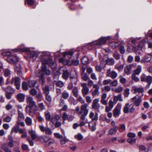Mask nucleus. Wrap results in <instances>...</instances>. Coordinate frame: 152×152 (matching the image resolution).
I'll return each instance as SVG.
<instances>
[{
	"label": "nucleus",
	"mask_w": 152,
	"mask_h": 152,
	"mask_svg": "<svg viewBox=\"0 0 152 152\" xmlns=\"http://www.w3.org/2000/svg\"><path fill=\"white\" fill-rule=\"evenodd\" d=\"M42 65L41 66V70L47 75L51 74V72L49 69H47L46 64H48L52 68V65L53 64V62L51 59L48 56H42Z\"/></svg>",
	"instance_id": "f257e3e1"
},
{
	"label": "nucleus",
	"mask_w": 152,
	"mask_h": 152,
	"mask_svg": "<svg viewBox=\"0 0 152 152\" xmlns=\"http://www.w3.org/2000/svg\"><path fill=\"white\" fill-rule=\"evenodd\" d=\"M88 104L85 103L81 105L80 110L79 106H77L75 109L76 113L78 115H81L80 116L82 118L84 119V117H86L88 115L89 111V110L88 108Z\"/></svg>",
	"instance_id": "f03ea898"
},
{
	"label": "nucleus",
	"mask_w": 152,
	"mask_h": 152,
	"mask_svg": "<svg viewBox=\"0 0 152 152\" xmlns=\"http://www.w3.org/2000/svg\"><path fill=\"white\" fill-rule=\"evenodd\" d=\"M4 54V55L8 56L7 60L9 62L11 63H15L18 61V58L16 55H11L10 52H7Z\"/></svg>",
	"instance_id": "7ed1b4c3"
},
{
	"label": "nucleus",
	"mask_w": 152,
	"mask_h": 152,
	"mask_svg": "<svg viewBox=\"0 0 152 152\" xmlns=\"http://www.w3.org/2000/svg\"><path fill=\"white\" fill-rule=\"evenodd\" d=\"M141 81L142 82H146L148 84V88L152 83V77L151 76L146 75L142 73L140 77Z\"/></svg>",
	"instance_id": "20e7f679"
},
{
	"label": "nucleus",
	"mask_w": 152,
	"mask_h": 152,
	"mask_svg": "<svg viewBox=\"0 0 152 152\" xmlns=\"http://www.w3.org/2000/svg\"><path fill=\"white\" fill-rule=\"evenodd\" d=\"M26 102L27 104H28L26 107V112L27 113V109L28 107L29 108H32V107L37 108V106L36 105L35 102L33 100V98L32 97L29 96L26 99Z\"/></svg>",
	"instance_id": "39448f33"
},
{
	"label": "nucleus",
	"mask_w": 152,
	"mask_h": 152,
	"mask_svg": "<svg viewBox=\"0 0 152 152\" xmlns=\"http://www.w3.org/2000/svg\"><path fill=\"white\" fill-rule=\"evenodd\" d=\"M99 99H94L93 102L91 106L92 109L96 110L97 112H100V104L99 103Z\"/></svg>",
	"instance_id": "423d86ee"
},
{
	"label": "nucleus",
	"mask_w": 152,
	"mask_h": 152,
	"mask_svg": "<svg viewBox=\"0 0 152 152\" xmlns=\"http://www.w3.org/2000/svg\"><path fill=\"white\" fill-rule=\"evenodd\" d=\"M121 105L118 104L113 110V115L114 117L116 118L120 114Z\"/></svg>",
	"instance_id": "0eeeda50"
},
{
	"label": "nucleus",
	"mask_w": 152,
	"mask_h": 152,
	"mask_svg": "<svg viewBox=\"0 0 152 152\" xmlns=\"http://www.w3.org/2000/svg\"><path fill=\"white\" fill-rule=\"evenodd\" d=\"M11 83L12 84L14 83L15 85L16 86L17 89L19 90L20 86V80L18 77H13L11 80Z\"/></svg>",
	"instance_id": "6e6552de"
},
{
	"label": "nucleus",
	"mask_w": 152,
	"mask_h": 152,
	"mask_svg": "<svg viewBox=\"0 0 152 152\" xmlns=\"http://www.w3.org/2000/svg\"><path fill=\"white\" fill-rule=\"evenodd\" d=\"M107 76L111 77L112 79L115 78L118 76V74L114 71H111L110 69H108L107 72Z\"/></svg>",
	"instance_id": "1a4fd4ad"
},
{
	"label": "nucleus",
	"mask_w": 152,
	"mask_h": 152,
	"mask_svg": "<svg viewBox=\"0 0 152 152\" xmlns=\"http://www.w3.org/2000/svg\"><path fill=\"white\" fill-rule=\"evenodd\" d=\"M132 91L133 94H139L143 93L144 92V90L142 87H138L136 86H133L132 90Z\"/></svg>",
	"instance_id": "9d476101"
},
{
	"label": "nucleus",
	"mask_w": 152,
	"mask_h": 152,
	"mask_svg": "<svg viewBox=\"0 0 152 152\" xmlns=\"http://www.w3.org/2000/svg\"><path fill=\"white\" fill-rule=\"evenodd\" d=\"M64 68H65L64 67H62L61 69H62L63 71L62 77L64 79L66 80L69 77V73L67 70L64 69Z\"/></svg>",
	"instance_id": "9b49d317"
},
{
	"label": "nucleus",
	"mask_w": 152,
	"mask_h": 152,
	"mask_svg": "<svg viewBox=\"0 0 152 152\" xmlns=\"http://www.w3.org/2000/svg\"><path fill=\"white\" fill-rule=\"evenodd\" d=\"M132 99L135 105L137 107L140 105L142 101V99L140 98L137 99V97L136 96H135L132 98Z\"/></svg>",
	"instance_id": "f8f14e48"
},
{
	"label": "nucleus",
	"mask_w": 152,
	"mask_h": 152,
	"mask_svg": "<svg viewBox=\"0 0 152 152\" xmlns=\"http://www.w3.org/2000/svg\"><path fill=\"white\" fill-rule=\"evenodd\" d=\"M89 118L92 119L93 121H96L98 120V114L97 113H96L95 114L93 112H91L89 115Z\"/></svg>",
	"instance_id": "ddd939ff"
},
{
	"label": "nucleus",
	"mask_w": 152,
	"mask_h": 152,
	"mask_svg": "<svg viewBox=\"0 0 152 152\" xmlns=\"http://www.w3.org/2000/svg\"><path fill=\"white\" fill-rule=\"evenodd\" d=\"M28 132L31 136L32 140H35L37 137V135L35 131L32 130H29Z\"/></svg>",
	"instance_id": "4468645a"
},
{
	"label": "nucleus",
	"mask_w": 152,
	"mask_h": 152,
	"mask_svg": "<svg viewBox=\"0 0 152 152\" xmlns=\"http://www.w3.org/2000/svg\"><path fill=\"white\" fill-rule=\"evenodd\" d=\"M118 129L117 126H115L111 128L109 131L108 134L110 135H113L115 134Z\"/></svg>",
	"instance_id": "2eb2a0df"
},
{
	"label": "nucleus",
	"mask_w": 152,
	"mask_h": 152,
	"mask_svg": "<svg viewBox=\"0 0 152 152\" xmlns=\"http://www.w3.org/2000/svg\"><path fill=\"white\" fill-rule=\"evenodd\" d=\"M72 92L74 96L76 98L78 97L79 91L77 87H74L72 89Z\"/></svg>",
	"instance_id": "dca6fc26"
},
{
	"label": "nucleus",
	"mask_w": 152,
	"mask_h": 152,
	"mask_svg": "<svg viewBox=\"0 0 152 152\" xmlns=\"http://www.w3.org/2000/svg\"><path fill=\"white\" fill-rule=\"evenodd\" d=\"M16 96L18 100L20 102L24 101L25 96L24 94L21 93H19L17 94Z\"/></svg>",
	"instance_id": "f3484780"
},
{
	"label": "nucleus",
	"mask_w": 152,
	"mask_h": 152,
	"mask_svg": "<svg viewBox=\"0 0 152 152\" xmlns=\"http://www.w3.org/2000/svg\"><path fill=\"white\" fill-rule=\"evenodd\" d=\"M132 66L131 65L126 66L124 68V72L127 75H129L131 73V69Z\"/></svg>",
	"instance_id": "a211bd4d"
},
{
	"label": "nucleus",
	"mask_w": 152,
	"mask_h": 152,
	"mask_svg": "<svg viewBox=\"0 0 152 152\" xmlns=\"http://www.w3.org/2000/svg\"><path fill=\"white\" fill-rule=\"evenodd\" d=\"M108 39L107 37H101L97 43V45H100L105 43Z\"/></svg>",
	"instance_id": "6ab92c4d"
},
{
	"label": "nucleus",
	"mask_w": 152,
	"mask_h": 152,
	"mask_svg": "<svg viewBox=\"0 0 152 152\" xmlns=\"http://www.w3.org/2000/svg\"><path fill=\"white\" fill-rule=\"evenodd\" d=\"M118 100L120 102H122L123 101L121 97V94H119L117 96H114V102L116 103Z\"/></svg>",
	"instance_id": "aec40b11"
},
{
	"label": "nucleus",
	"mask_w": 152,
	"mask_h": 152,
	"mask_svg": "<svg viewBox=\"0 0 152 152\" xmlns=\"http://www.w3.org/2000/svg\"><path fill=\"white\" fill-rule=\"evenodd\" d=\"M75 75L73 77L70 76V78L71 79V83L72 84L74 83L75 84H76L77 81V78L76 73H75Z\"/></svg>",
	"instance_id": "412c9836"
},
{
	"label": "nucleus",
	"mask_w": 152,
	"mask_h": 152,
	"mask_svg": "<svg viewBox=\"0 0 152 152\" xmlns=\"http://www.w3.org/2000/svg\"><path fill=\"white\" fill-rule=\"evenodd\" d=\"M3 90H4L7 93L12 94L14 91L12 88L10 86H7L6 88L2 87Z\"/></svg>",
	"instance_id": "4be33fe9"
},
{
	"label": "nucleus",
	"mask_w": 152,
	"mask_h": 152,
	"mask_svg": "<svg viewBox=\"0 0 152 152\" xmlns=\"http://www.w3.org/2000/svg\"><path fill=\"white\" fill-rule=\"evenodd\" d=\"M34 109L33 110L32 108H30V109L29 110L28 114L31 116H33L35 115L36 112L37 110V108L34 107Z\"/></svg>",
	"instance_id": "5701e85b"
},
{
	"label": "nucleus",
	"mask_w": 152,
	"mask_h": 152,
	"mask_svg": "<svg viewBox=\"0 0 152 152\" xmlns=\"http://www.w3.org/2000/svg\"><path fill=\"white\" fill-rule=\"evenodd\" d=\"M25 121L26 124L28 126H31L32 124V120L31 118L29 117H27L25 119Z\"/></svg>",
	"instance_id": "b1692460"
},
{
	"label": "nucleus",
	"mask_w": 152,
	"mask_h": 152,
	"mask_svg": "<svg viewBox=\"0 0 152 152\" xmlns=\"http://www.w3.org/2000/svg\"><path fill=\"white\" fill-rule=\"evenodd\" d=\"M24 118V116L23 113L20 111L18 110V117L17 120L22 121Z\"/></svg>",
	"instance_id": "393cba45"
},
{
	"label": "nucleus",
	"mask_w": 152,
	"mask_h": 152,
	"mask_svg": "<svg viewBox=\"0 0 152 152\" xmlns=\"http://www.w3.org/2000/svg\"><path fill=\"white\" fill-rule=\"evenodd\" d=\"M109 46L113 48H115L118 46L119 44L118 42H112L109 43Z\"/></svg>",
	"instance_id": "a878e982"
},
{
	"label": "nucleus",
	"mask_w": 152,
	"mask_h": 152,
	"mask_svg": "<svg viewBox=\"0 0 152 152\" xmlns=\"http://www.w3.org/2000/svg\"><path fill=\"white\" fill-rule=\"evenodd\" d=\"M22 86L23 89L24 91H26L28 89L29 87L27 82H24L22 83Z\"/></svg>",
	"instance_id": "bb28decb"
},
{
	"label": "nucleus",
	"mask_w": 152,
	"mask_h": 152,
	"mask_svg": "<svg viewBox=\"0 0 152 152\" xmlns=\"http://www.w3.org/2000/svg\"><path fill=\"white\" fill-rule=\"evenodd\" d=\"M89 92V89L88 88H82V93L84 96L87 95Z\"/></svg>",
	"instance_id": "cd10ccee"
},
{
	"label": "nucleus",
	"mask_w": 152,
	"mask_h": 152,
	"mask_svg": "<svg viewBox=\"0 0 152 152\" xmlns=\"http://www.w3.org/2000/svg\"><path fill=\"white\" fill-rule=\"evenodd\" d=\"M145 58L146 62H150L152 61V56L151 55H147L145 56Z\"/></svg>",
	"instance_id": "c85d7f7f"
},
{
	"label": "nucleus",
	"mask_w": 152,
	"mask_h": 152,
	"mask_svg": "<svg viewBox=\"0 0 152 152\" xmlns=\"http://www.w3.org/2000/svg\"><path fill=\"white\" fill-rule=\"evenodd\" d=\"M86 117H84V119L82 118L81 116L80 117V122L79 124V126L80 127L84 126L85 125L86 123H87V120H86V121H85V120L86 119Z\"/></svg>",
	"instance_id": "c756f323"
},
{
	"label": "nucleus",
	"mask_w": 152,
	"mask_h": 152,
	"mask_svg": "<svg viewBox=\"0 0 152 152\" xmlns=\"http://www.w3.org/2000/svg\"><path fill=\"white\" fill-rule=\"evenodd\" d=\"M129 103H126L125 104L123 110V111L124 113H128L129 112Z\"/></svg>",
	"instance_id": "7c9ffc66"
},
{
	"label": "nucleus",
	"mask_w": 152,
	"mask_h": 152,
	"mask_svg": "<svg viewBox=\"0 0 152 152\" xmlns=\"http://www.w3.org/2000/svg\"><path fill=\"white\" fill-rule=\"evenodd\" d=\"M19 127L17 125H16L12 128L11 134L13 132L17 133L19 132Z\"/></svg>",
	"instance_id": "2f4dec72"
},
{
	"label": "nucleus",
	"mask_w": 152,
	"mask_h": 152,
	"mask_svg": "<svg viewBox=\"0 0 152 152\" xmlns=\"http://www.w3.org/2000/svg\"><path fill=\"white\" fill-rule=\"evenodd\" d=\"M81 62L83 64H87L89 60L88 58L86 56H84L81 59Z\"/></svg>",
	"instance_id": "473e14b6"
},
{
	"label": "nucleus",
	"mask_w": 152,
	"mask_h": 152,
	"mask_svg": "<svg viewBox=\"0 0 152 152\" xmlns=\"http://www.w3.org/2000/svg\"><path fill=\"white\" fill-rule=\"evenodd\" d=\"M123 45H121L119 48V51L120 53L122 54H123L125 53V50L124 48V45H125V43L123 42Z\"/></svg>",
	"instance_id": "72a5a7b5"
},
{
	"label": "nucleus",
	"mask_w": 152,
	"mask_h": 152,
	"mask_svg": "<svg viewBox=\"0 0 152 152\" xmlns=\"http://www.w3.org/2000/svg\"><path fill=\"white\" fill-rule=\"evenodd\" d=\"M79 63V61L78 60H73L72 61V63H70L69 61L67 62L66 64L69 65L73 64L75 66H77L78 65Z\"/></svg>",
	"instance_id": "f704fd0d"
},
{
	"label": "nucleus",
	"mask_w": 152,
	"mask_h": 152,
	"mask_svg": "<svg viewBox=\"0 0 152 152\" xmlns=\"http://www.w3.org/2000/svg\"><path fill=\"white\" fill-rule=\"evenodd\" d=\"M27 82H28L29 87L30 88L34 87L37 83L34 80H29Z\"/></svg>",
	"instance_id": "c9c22d12"
},
{
	"label": "nucleus",
	"mask_w": 152,
	"mask_h": 152,
	"mask_svg": "<svg viewBox=\"0 0 152 152\" xmlns=\"http://www.w3.org/2000/svg\"><path fill=\"white\" fill-rule=\"evenodd\" d=\"M62 97L65 99H67L69 97V93L66 91H64L62 94Z\"/></svg>",
	"instance_id": "e433bc0d"
},
{
	"label": "nucleus",
	"mask_w": 152,
	"mask_h": 152,
	"mask_svg": "<svg viewBox=\"0 0 152 152\" xmlns=\"http://www.w3.org/2000/svg\"><path fill=\"white\" fill-rule=\"evenodd\" d=\"M1 148L5 152H12L9 148L5 144H3L2 145Z\"/></svg>",
	"instance_id": "4c0bfd02"
},
{
	"label": "nucleus",
	"mask_w": 152,
	"mask_h": 152,
	"mask_svg": "<svg viewBox=\"0 0 152 152\" xmlns=\"http://www.w3.org/2000/svg\"><path fill=\"white\" fill-rule=\"evenodd\" d=\"M34 0H26L25 3H27L29 5H33V8H34L36 6L34 5Z\"/></svg>",
	"instance_id": "58836bf2"
},
{
	"label": "nucleus",
	"mask_w": 152,
	"mask_h": 152,
	"mask_svg": "<svg viewBox=\"0 0 152 152\" xmlns=\"http://www.w3.org/2000/svg\"><path fill=\"white\" fill-rule=\"evenodd\" d=\"M99 94V90L94 89L92 92V96L94 97L96 96H98Z\"/></svg>",
	"instance_id": "ea45409f"
},
{
	"label": "nucleus",
	"mask_w": 152,
	"mask_h": 152,
	"mask_svg": "<svg viewBox=\"0 0 152 152\" xmlns=\"http://www.w3.org/2000/svg\"><path fill=\"white\" fill-rule=\"evenodd\" d=\"M96 123L95 122L94 123V124L92 126L90 125V123H89L88 124L89 127L90 129L92 132L96 130Z\"/></svg>",
	"instance_id": "a19ab883"
},
{
	"label": "nucleus",
	"mask_w": 152,
	"mask_h": 152,
	"mask_svg": "<svg viewBox=\"0 0 152 152\" xmlns=\"http://www.w3.org/2000/svg\"><path fill=\"white\" fill-rule=\"evenodd\" d=\"M50 138L46 135H43L41 137V138L44 140V142H48L49 141Z\"/></svg>",
	"instance_id": "79ce46f5"
},
{
	"label": "nucleus",
	"mask_w": 152,
	"mask_h": 152,
	"mask_svg": "<svg viewBox=\"0 0 152 152\" xmlns=\"http://www.w3.org/2000/svg\"><path fill=\"white\" fill-rule=\"evenodd\" d=\"M107 63L110 65H112L114 63V60L113 58H108L106 60Z\"/></svg>",
	"instance_id": "37998d69"
},
{
	"label": "nucleus",
	"mask_w": 152,
	"mask_h": 152,
	"mask_svg": "<svg viewBox=\"0 0 152 152\" xmlns=\"http://www.w3.org/2000/svg\"><path fill=\"white\" fill-rule=\"evenodd\" d=\"M100 119L102 121H105L107 123H109L110 121V119L107 118L106 115L102 116Z\"/></svg>",
	"instance_id": "c03bdc74"
},
{
	"label": "nucleus",
	"mask_w": 152,
	"mask_h": 152,
	"mask_svg": "<svg viewBox=\"0 0 152 152\" xmlns=\"http://www.w3.org/2000/svg\"><path fill=\"white\" fill-rule=\"evenodd\" d=\"M142 69V67L140 65H138L135 71L136 74L139 75L141 72Z\"/></svg>",
	"instance_id": "a18cd8bd"
},
{
	"label": "nucleus",
	"mask_w": 152,
	"mask_h": 152,
	"mask_svg": "<svg viewBox=\"0 0 152 152\" xmlns=\"http://www.w3.org/2000/svg\"><path fill=\"white\" fill-rule=\"evenodd\" d=\"M129 94V89L128 88L126 89L124 91V94L125 97H127Z\"/></svg>",
	"instance_id": "49530a36"
},
{
	"label": "nucleus",
	"mask_w": 152,
	"mask_h": 152,
	"mask_svg": "<svg viewBox=\"0 0 152 152\" xmlns=\"http://www.w3.org/2000/svg\"><path fill=\"white\" fill-rule=\"evenodd\" d=\"M45 74L42 73L39 76V78L41 80L42 82V84L44 85L45 83V79L44 77Z\"/></svg>",
	"instance_id": "de8ad7c7"
},
{
	"label": "nucleus",
	"mask_w": 152,
	"mask_h": 152,
	"mask_svg": "<svg viewBox=\"0 0 152 152\" xmlns=\"http://www.w3.org/2000/svg\"><path fill=\"white\" fill-rule=\"evenodd\" d=\"M30 93L33 96H34L37 95V91L34 88H31L30 91Z\"/></svg>",
	"instance_id": "09e8293b"
},
{
	"label": "nucleus",
	"mask_w": 152,
	"mask_h": 152,
	"mask_svg": "<svg viewBox=\"0 0 152 152\" xmlns=\"http://www.w3.org/2000/svg\"><path fill=\"white\" fill-rule=\"evenodd\" d=\"M45 118L46 119L48 120H50L51 119V116L50 113L48 112H45L44 113Z\"/></svg>",
	"instance_id": "8fccbe9b"
},
{
	"label": "nucleus",
	"mask_w": 152,
	"mask_h": 152,
	"mask_svg": "<svg viewBox=\"0 0 152 152\" xmlns=\"http://www.w3.org/2000/svg\"><path fill=\"white\" fill-rule=\"evenodd\" d=\"M75 139L79 140H82L83 138V137L79 133L75 136Z\"/></svg>",
	"instance_id": "3c124183"
},
{
	"label": "nucleus",
	"mask_w": 152,
	"mask_h": 152,
	"mask_svg": "<svg viewBox=\"0 0 152 152\" xmlns=\"http://www.w3.org/2000/svg\"><path fill=\"white\" fill-rule=\"evenodd\" d=\"M120 78V82L122 84H124L126 81V79L125 78H124L122 75H120L119 76Z\"/></svg>",
	"instance_id": "603ef678"
},
{
	"label": "nucleus",
	"mask_w": 152,
	"mask_h": 152,
	"mask_svg": "<svg viewBox=\"0 0 152 152\" xmlns=\"http://www.w3.org/2000/svg\"><path fill=\"white\" fill-rule=\"evenodd\" d=\"M15 72L18 74V75L20 76H22V73L21 71V68L20 69H16L15 70Z\"/></svg>",
	"instance_id": "864d4df0"
},
{
	"label": "nucleus",
	"mask_w": 152,
	"mask_h": 152,
	"mask_svg": "<svg viewBox=\"0 0 152 152\" xmlns=\"http://www.w3.org/2000/svg\"><path fill=\"white\" fill-rule=\"evenodd\" d=\"M11 74L10 71L8 69H6L4 70V75L5 76L7 77Z\"/></svg>",
	"instance_id": "5fc2aeb1"
},
{
	"label": "nucleus",
	"mask_w": 152,
	"mask_h": 152,
	"mask_svg": "<svg viewBox=\"0 0 152 152\" xmlns=\"http://www.w3.org/2000/svg\"><path fill=\"white\" fill-rule=\"evenodd\" d=\"M123 88L122 87L120 86L115 89V93H119L121 92L123 90Z\"/></svg>",
	"instance_id": "6e6d98bb"
},
{
	"label": "nucleus",
	"mask_w": 152,
	"mask_h": 152,
	"mask_svg": "<svg viewBox=\"0 0 152 152\" xmlns=\"http://www.w3.org/2000/svg\"><path fill=\"white\" fill-rule=\"evenodd\" d=\"M124 66L123 65H118L117 64L115 66V68L118 71H121L123 69Z\"/></svg>",
	"instance_id": "4d7b16f0"
},
{
	"label": "nucleus",
	"mask_w": 152,
	"mask_h": 152,
	"mask_svg": "<svg viewBox=\"0 0 152 152\" xmlns=\"http://www.w3.org/2000/svg\"><path fill=\"white\" fill-rule=\"evenodd\" d=\"M45 134H46L50 135H51L52 134V131L51 130V129L49 128V127H47L46 130L45 131Z\"/></svg>",
	"instance_id": "13d9d810"
},
{
	"label": "nucleus",
	"mask_w": 152,
	"mask_h": 152,
	"mask_svg": "<svg viewBox=\"0 0 152 152\" xmlns=\"http://www.w3.org/2000/svg\"><path fill=\"white\" fill-rule=\"evenodd\" d=\"M118 85V82L116 80H114L112 82L111 81L110 84V86H113L116 87Z\"/></svg>",
	"instance_id": "bf43d9fd"
},
{
	"label": "nucleus",
	"mask_w": 152,
	"mask_h": 152,
	"mask_svg": "<svg viewBox=\"0 0 152 152\" xmlns=\"http://www.w3.org/2000/svg\"><path fill=\"white\" fill-rule=\"evenodd\" d=\"M68 115H67V113L66 112H64L63 114V116H62V119L63 120V123L64 122V121L67 119L68 118Z\"/></svg>",
	"instance_id": "052dcab7"
},
{
	"label": "nucleus",
	"mask_w": 152,
	"mask_h": 152,
	"mask_svg": "<svg viewBox=\"0 0 152 152\" xmlns=\"http://www.w3.org/2000/svg\"><path fill=\"white\" fill-rule=\"evenodd\" d=\"M82 79L84 81H86L88 79H89L88 77V76L87 75V74L86 73H85L83 74L82 75Z\"/></svg>",
	"instance_id": "680f3d73"
},
{
	"label": "nucleus",
	"mask_w": 152,
	"mask_h": 152,
	"mask_svg": "<svg viewBox=\"0 0 152 152\" xmlns=\"http://www.w3.org/2000/svg\"><path fill=\"white\" fill-rule=\"evenodd\" d=\"M132 78L133 80L135 81L136 82H137L139 81V79L136 76L135 74H132Z\"/></svg>",
	"instance_id": "e2e57ef3"
},
{
	"label": "nucleus",
	"mask_w": 152,
	"mask_h": 152,
	"mask_svg": "<svg viewBox=\"0 0 152 152\" xmlns=\"http://www.w3.org/2000/svg\"><path fill=\"white\" fill-rule=\"evenodd\" d=\"M30 57L31 58L37 57L38 56V54L35 51H32L30 53Z\"/></svg>",
	"instance_id": "0e129e2a"
},
{
	"label": "nucleus",
	"mask_w": 152,
	"mask_h": 152,
	"mask_svg": "<svg viewBox=\"0 0 152 152\" xmlns=\"http://www.w3.org/2000/svg\"><path fill=\"white\" fill-rule=\"evenodd\" d=\"M21 121L17 120L16 123V125H17L19 127V125L23 127L25 126V124L23 122Z\"/></svg>",
	"instance_id": "69168bd1"
},
{
	"label": "nucleus",
	"mask_w": 152,
	"mask_h": 152,
	"mask_svg": "<svg viewBox=\"0 0 152 152\" xmlns=\"http://www.w3.org/2000/svg\"><path fill=\"white\" fill-rule=\"evenodd\" d=\"M44 93L46 95L48 94L49 93V88L48 86H46L43 89Z\"/></svg>",
	"instance_id": "338daca9"
},
{
	"label": "nucleus",
	"mask_w": 152,
	"mask_h": 152,
	"mask_svg": "<svg viewBox=\"0 0 152 152\" xmlns=\"http://www.w3.org/2000/svg\"><path fill=\"white\" fill-rule=\"evenodd\" d=\"M136 136V135L135 133L131 132L129 133L127 135V136L128 137L132 138L135 137Z\"/></svg>",
	"instance_id": "774afa93"
}]
</instances>
